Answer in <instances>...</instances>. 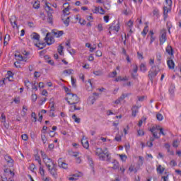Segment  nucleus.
I'll use <instances>...</instances> for the list:
<instances>
[{
    "mask_svg": "<svg viewBox=\"0 0 181 181\" xmlns=\"http://www.w3.org/2000/svg\"><path fill=\"white\" fill-rule=\"evenodd\" d=\"M43 162L45 163V166L47 168L50 175L54 179H57V165L50 158H46Z\"/></svg>",
    "mask_w": 181,
    "mask_h": 181,
    "instance_id": "obj_1",
    "label": "nucleus"
},
{
    "mask_svg": "<svg viewBox=\"0 0 181 181\" xmlns=\"http://www.w3.org/2000/svg\"><path fill=\"white\" fill-rule=\"evenodd\" d=\"M65 100L67 101L69 105H74L80 103V98L76 94L67 93V97L65 98Z\"/></svg>",
    "mask_w": 181,
    "mask_h": 181,
    "instance_id": "obj_2",
    "label": "nucleus"
},
{
    "mask_svg": "<svg viewBox=\"0 0 181 181\" xmlns=\"http://www.w3.org/2000/svg\"><path fill=\"white\" fill-rule=\"evenodd\" d=\"M95 153L98 156L101 155H106V162H108V163L111 162V155L110 154V153H108V151H107V148H105V150L101 148H98L95 150Z\"/></svg>",
    "mask_w": 181,
    "mask_h": 181,
    "instance_id": "obj_3",
    "label": "nucleus"
},
{
    "mask_svg": "<svg viewBox=\"0 0 181 181\" xmlns=\"http://www.w3.org/2000/svg\"><path fill=\"white\" fill-rule=\"evenodd\" d=\"M158 73H159V67L156 66H152L148 71V78L151 83H153V78H155L156 76H158Z\"/></svg>",
    "mask_w": 181,
    "mask_h": 181,
    "instance_id": "obj_4",
    "label": "nucleus"
},
{
    "mask_svg": "<svg viewBox=\"0 0 181 181\" xmlns=\"http://www.w3.org/2000/svg\"><path fill=\"white\" fill-rule=\"evenodd\" d=\"M50 35V33H47L46 34V37H45V40L48 46H50V45H53V43H54V37H53Z\"/></svg>",
    "mask_w": 181,
    "mask_h": 181,
    "instance_id": "obj_5",
    "label": "nucleus"
},
{
    "mask_svg": "<svg viewBox=\"0 0 181 181\" xmlns=\"http://www.w3.org/2000/svg\"><path fill=\"white\" fill-rule=\"evenodd\" d=\"M159 40H160V45H163V43L166 42V30H161Z\"/></svg>",
    "mask_w": 181,
    "mask_h": 181,
    "instance_id": "obj_6",
    "label": "nucleus"
},
{
    "mask_svg": "<svg viewBox=\"0 0 181 181\" xmlns=\"http://www.w3.org/2000/svg\"><path fill=\"white\" fill-rule=\"evenodd\" d=\"M52 33L55 37H60L61 36H63V35H64V32L63 30L59 31L56 29L52 30Z\"/></svg>",
    "mask_w": 181,
    "mask_h": 181,
    "instance_id": "obj_7",
    "label": "nucleus"
},
{
    "mask_svg": "<svg viewBox=\"0 0 181 181\" xmlns=\"http://www.w3.org/2000/svg\"><path fill=\"white\" fill-rule=\"evenodd\" d=\"M40 173L42 176V180L44 181H50L49 177L45 176V169L42 167H40Z\"/></svg>",
    "mask_w": 181,
    "mask_h": 181,
    "instance_id": "obj_8",
    "label": "nucleus"
},
{
    "mask_svg": "<svg viewBox=\"0 0 181 181\" xmlns=\"http://www.w3.org/2000/svg\"><path fill=\"white\" fill-rule=\"evenodd\" d=\"M5 160L7 162L8 165H9V166H13V159H12V157H11V156H5L4 157Z\"/></svg>",
    "mask_w": 181,
    "mask_h": 181,
    "instance_id": "obj_9",
    "label": "nucleus"
},
{
    "mask_svg": "<svg viewBox=\"0 0 181 181\" xmlns=\"http://www.w3.org/2000/svg\"><path fill=\"white\" fill-rule=\"evenodd\" d=\"M9 21L13 28H15V26H16L18 29L19 28V27L18 26V23H16V16H11V18H9Z\"/></svg>",
    "mask_w": 181,
    "mask_h": 181,
    "instance_id": "obj_10",
    "label": "nucleus"
},
{
    "mask_svg": "<svg viewBox=\"0 0 181 181\" xmlns=\"http://www.w3.org/2000/svg\"><path fill=\"white\" fill-rule=\"evenodd\" d=\"M167 64L170 70H173L175 69V62H173V59H168L167 61Z\"/></svg>",
    "mask_w": 181,
    "mask_h": 181,
    "instance_id": "obj_11",
    "label": "nucleus"
},
{
    "mask_svg": "<svg viewBox=\"0 0 181 181\" xmlns=\"http://www.w3.org/2000/svg\"><path fill=\"white\" fill-rule=\"evenodd\" d=\"M81 144L83 148H85L86 149H88L90 144H88V141L87 140V139L83 137V139H81Z\"/></svg>",
    "mask_w": 181,
    "mask_h": 181,
    "instance_id": "obj_12",
    "label": "nucleus"
},
{
    "mask_svg": "<svg viewBox=\"0 0 181 181\" xmlns=\"http://www.w3.org/2000/svg\"><path fill=\"white\" fill-rule=\"evenodd\" d=\"M58 166H59V168H62V169H67L68 168L67 163L62 161V158L58 160Z\"/></svg>",
    "mask_w": 181,
    "mask_h": 181,
    "instance_id": "obj_13",
    "label": "nucleus"
},
{
    "mask_svg": "<svg viewBox=\"0 0 181 181\" xmlns=\"http://www.w3.org/2000/svg\"><path fill=\"white\" fill-rule=\"evenodd\" d=\"M129 71L131 73L132 78H136V65L134 66L133 69Z\"/></svg>",
    "mask_w": 181,
    "mask_h": 181,
    "instance_id": "obj_14",
    "label": "nucleus"
},
{
    "mask_svg": "<svg viewBox=\"0 0 181 181\" xmlns=\"http://www.w3.org/2000/svg\"><path fill=\"white\" fill-rule=\"evenodd\" d=\"M112 163L113 165L112 167V169H114V170H116V169L119 168V163H118V161H117V160H113Z\"/></svg>",
    "mask_w": 181,
    "mask_h": 181,
    "instance_id": "obj_15",
    "label": "nucleus"
},
{
    "mask_svg": "<svg viewBox=\"0 0 181 181\" xmlns=\"http://www.w3.org/2000/svg\"><path fill=\"white\" fill-rule=\"evenodd\" d=\"M31 39H33V40H37V42H39L40 39V35H39V34L36 33H33L31 34Z\"/></svg>",
    "mask_w": 181,
    "mask_h": 181,
    "instance_id": "obj_16",
    "label": "nucleus"
},
{
    "mask_svg": "<svg viewBox=\"0 0 181 181\" xmlns=\"http://www.w3.org/2000/svg\"><path fill=\"white\" fill-rule=\"evenodd\" d=\"M165 51L170 56H173V48L172 47V46L168 45Z\"/></svg>",
    "mask_w": 181,
    "mask_h": 181,
    "instance_id": "obj_17",
    "label": "nucleus"
},
{
    "mask_svg": "<svg viewBox=\"0 0 181 181\" xmlns=\"http://www.w3.org/2000/svg\"><path fill=\"white\" fill-rule=\"evenodd\" d=\"M47 17L48 23H53V13L49 12L47 13Z\"/></svg>",
    "mask_w": 181,
    "mask_h": 181,
    "instance_id": "obj_18",
    "label": "nucleus"
},
{
    "mask_svg": "<svg viewBox=\"0 0 181 181\" xmlns=\"http://www.w3.org/2000/svg\"><path fill=\"white\" fill-rule=\"evenodd\" d=\"M144 157L139 156L137 169H139V168H141V166H142V165H144Z\"/></svg>",
    "mask_w": 181,
    "mask_h": 181,
    "instance_id": "obj_19",
    "label": "nucleus"
},
{
    "mask_svg": "<svg viewBox=\"0 0 181 181\" xmlns=\"http://www.w3.org/2000/svg\"><path fill=\"white\" fill-rule=\"evenodd\" d=\"M7 78L8 79V81H13V73L11 71H8L7 72Z\"/></svg>",
    "mask_w": 181,
    "mask_h": 181,
    "instance_id": "obj_20",
    "label": "nucleus"
},
{
    "mask_svg": "<svg viewBox=\"0 0 181 181\" xmlns=\"http://www.w3.org/2000/svg\"><path fill=\"white\" fill-rule=\"evenodd\" d=\"M45 11L47 13H49V12H52V13H53V8L49 6V3L45 4Z\"/></svg>",
    "mask_w": 181,
    "mask_h": 181,
    "instance_id": "obj_21",
    "label": "nucleus"
},
{
    "mask_svg": "<svg viewBox=\"0 0 181 181\" xmlns=\"http://www.w3.org/2000/svg\"><path fill=\"white\" fill-rule=\"evenodd\" d=\"M157 172L158 173H160V175H162V173H163V172H165V168L162 167L161 165H159L156 169Z\"/></svg>",
    "mask_w": 181,
    "mask_h": 181,
    "instance_id": "obj_22",
    "label": "nucleus"
},
{
    "mask_svg": "<svg viewBox=\"0 0 181 181\" xmlns=\"http://www.w3.org/2000/svg\"><path fill=\"white\" fill-rule=\"evenodd\" d=\"M35 46L37 47H39V49L40 50H42V49H45V47H46V43L45 42H39L38 44H35Z\"/></svg>",
    "mask_w": 181,
    "mask_h": 181,
    "instance_id": "obj_23",
    "label": "nucleus"
},
{
    "mask_svg": "<svg viewBox=\"0 0 181 181\" xmlns=\"http://www.w3.org/2000/svg\"><path fill=\"white\" fill-rule=\"evenodd\" d=\"M69 11H70V7H69V6H67L66 7H65L63 10V13L64 15V16H67L69 15H70V13H69Z\"/></svg>",
    "mask_w": 181,
    "mask_h": 181,
    "instance_id": "obj_24",
    "label": "nucleus"
},
{
    "mask_svg": "<svg viewBox=\"0 0 181 181\" xmlns=\"http://www.w3.org/2000/svg\"><path fill=\"white\" fill-rule=\"evenodd\" d=\"M72 119H74V122H76V124H80L81 121V119H80L79 117H77L76 115H72Z\"/></svg>",
    "mask_w": 181,
    "mask_h": 181,
    "instance_id": "obj_25",
    "label": "nucleus"
},
{
    "mask_svg": "<svg viewBox=\"0 0 181 181\" xmlns=\"http://www.w3.org/2000/svg\"><path fill=\"white\" fill-rule=\"evenodd\" d=\"M33 8L34 9H39L40 8V1H35V3L33 4Z\"/></svg>",
    "mask_w": 181,
    "mask_h": 181,
    "instance_id": "obj_26",
    "label": "nucleus"
},
{
    "mask_svg": "<svg viewBox=\"0 0 181 181\" xmlns=\"http://www.w3.org/2000/svg\"><path fill=\"white\" fill-rule=\"evenodd\" d=\"M128 78L127 76H124L122 78L121 76H118L116 78L115 81H127Z\"/></svg>",
    "mask_w": 181,
    "mask_h": 181,
    "instance_id": "obj_27",
    "label": "nucleus"
},
{
    "mask_svg": "<svg viewBox=\"0 0 181 181\" xmlns=\"http://www.w3.org/2000/svg\"><path fill=\"white\" fill-rule=\"evenodd\" d=\"M87 159L89 162V165L91 168H93L94 166V162L93 161V158H91V157H90V156H87Z\"/></svg>",
    "mask_w": 181,
    "mask_h": 181,
    "instance_id": "obj_28",
    "label": "nucleus"
},
{
    "mask_svg": "<svg viewBox=\"0 0 181 181\" xmlns=\"http://www.w3.org/2000/svg\"><path fill=\"white\" fill-rule=\"evenodd\" d=\"M169 12V8L167 6L163 7V15L165 18H168V13Z\"/></svg>",
    "mask_w": 181,
    "mask_h": 181,
    "instance_id": "obj_29",
    "label": "nucleus"
},
{
    "mask_svg": "<svg viewBox=\"0 0 181 181\" xmlns=\"http://www.w3.org/2000/svg\"><path fill=\"white\" fill-rule=\"evenodd\" d=\"M35 160L38 161L39 165H42V160L40 159V156L37 154L34 155Z\"/></svg>",
    "mask_w": 181,
    "mask_h": 181,
    "instance_id": "obj_30",
    "label": "nucleus"
},
{
    "mask_svg": "<svg viewBox=\"0 0 181 181\" xmlns=\"http://www.w3.org/2000/svg\"><path fill=\"white\" fill-rule=\"evenodd\" d=\"M140 71H143L144 73H145V71H146V66L145 65V64H141L140 65Z\"/></svg>",
    "mask_w": 181,
    "mask_h": 181,
    "instance_id": "obj_31",
    "label": "nucleus"
},
{
    "mask_svg": "<svg viewBox=\"0 0 181 181\" xmlns=\"http://www.w3.org/2000/svg\"><path fill=\"white\" fill-rule=\"evenodd\" d=\"M132 117H136V106H133L132 108Z\"/></svg>",
    "mask_w": 181,
    "mask_h": 181,
    "instance_id": "obj_32",
    "label": "nucleus"
},
{
    "mask_svg": "<svg viewBox=\"0 0 181 181\" xmlns=\"http://www.w3.org/2000/svg\"><path fill=\"white\" fill-rule=\"evenodd\" d=\"M119 156L123 162H125L127 159H128V157L127 156V155L119 154Z\"/></svg>",
    "mask_w": 181,
    "mask_h": 181,
    "instance_id": "obj_33",
    "label": "nucleus"
},
{
    "mask_svg": "<svg viewBox=\"0 0 181 181\" xmlns=\"http://www.w3.org/2000/svg\"><path fill=\"white\" fill-rule=\"evenodd\" d=\"M63 49H64V47L62 45H60L59 46V48L57 49V52H58V53L62 56V53H63Z\"/></svg>",
    "mask_w": 181,
    "mask_h": 181,
    "instance_id": "obj_34",
    "label": "nucleus"
},
{
    "mask_svg": "<svg viewBox=\"0 0 181 181\" xmlns=\"http://www.w3.org/2000/svg\"><path fill=\"white\" fill-rule=\"evenodd\" d=\"M41 156L42 158V160H45V159H47L49 157H47V155L45 154V151H40Z\"/></svg>",
    "mask_w": 181,
    "mask_h": 181,
    "instance_id": "obj_35",
    "label": "nucleus"
},
{
    "mask_svg": "<svg viewBox=\"0 0 181 181\" xmlns=\"http://www.w3.org/2000/svg\"><path fill=\"white\" fill-rule=\"evenodd\" d=\"M145 121H146V118L145 117H143L139 121V127H142V124H144V122H145Z\"/></svg>",
    "mask_w": 181,
    "mask_h": 181,
    "instance_id": "obj_36",
    "label": "nucleus"
},
{
    "mask_svg": "<svg viewBox=\"0 0 181 181\" xmlns=\"http://www.w3.org/2000/svg\"><path fill=\"white\" fill-rule=\"evenodd\" d=\"M76 81H77V80L74 79V78L73 76H71V84H72V86L74 88L77 87V84L76 83Z\"/></svg>",
    "mask_w": 181,
    "mask_h": 181,
    "instance_id": "obj_37",
    "label": "nucleus"
},
{
    "mask_svg": "<svg viewBox=\"0 0 181 181\" xmlns=\"http://www.w3.org/2000/svg\"><path fill=\"white\" fill-rule=\"evenodd\" d=\"M148 30H148V26H146V27L144 28V30H143L141 34H142L143 35H144V36H146V34L148 33Z\"/></svg>",
    "mask_w": 181,
    "mask_h": 181,
    "instance_id": "obj_38",
    "label": "nucleus"
},
{
    "mask_svg": "<svg viewBox=\"0 0 181 181\" xmlns=\"http://www.w3.org/2000/svg\"><path fill=\"white\" fill-rule=\"evenodd\" d=\"M100 160H107V155L105 154H100L99 156Z\"/></svg>",
    "mask_w": 181,
    "mask_h": 181,
    "instance_id": "obj_39",
    "label": "nucleus"
},
{
    "mask_svg": "<svg viewBox=\"0 0 181 181\" xmlns=\"http://www.w3.org/2000/svg\"><path fill=\"white\" fill-rule=\"evenodd\" d=\"M64 24L66 25V26L70 25V17H67L66 20H64Z\"/></svg>",
    "mask_w": 181,
    "mask_h": 181,
    "instance_id": "obj_40",
    "label": "nucleus"
},
{
    "mask_svg": "<svg viewBox=\"0 0 181 181\" xmlns=\"http://www.w3.org/2000/svg\"><path fill=\"white\" fill-rule=\"evenodd\" d=\"M31 117L33 118V122H36V121H37V117H36V113L35 112H33L31 113Z\"/></svg>",
    "mask_w": 181,
    "mask_h": 181,
    "instance_id": "obj_41",
    "label": "nucleus"
},
{
    "mask_svg": "<svg viewBox=\"0 0 181 181\" xmlns=\"http://www.w3.org/2000/svg\"><path fill=\"white\" fill-rule=\"evenodd\" d=\"M156 118H157L158 121H162V119H163V115H162V114H160V113H158L156 115Z\"/></svg>",
    "mask_w": 181,
    "mask_h": 181,
    "instance_id": "obj_42",
    "label": "nucleus"
},
{
    "mask_svg": "<svg viewBox=\"0 0 181 181\" xmlns=\"http://www.w3.org/2000/svg\"><path fill=\"white\" fill-rule=\"evenodd\" d=\"M173 148H177V146H179V141L174 140L173 142Z\"/></svg>",
    "mask_w": 181,
    "mask_h": 181,
    "instance_id": "obj_43",
    "label": "nucleus"
},
{
    "mask_svg": "<svg viewBox=\"0 0 181 181\" xmlns=\"http://www.w3.org/2000/svg\"><path fill=\"white\" fill-rule=\"evenodd\" d=\"M129 172H134V173H136V168L132 165H131L129 168Z\"/></svg>",
    "mask_w": 181,
    "mask_h": 181,
    "instance_id": "obj_44",
    "label": "nucleus"
},
{
    "mask_svg": "<svg viewBox=\"0 0 181 181\" xmlns=\"http://www.w3.org/2000/svg\"><path fill=\"white\" fill-rule=\"evenodd\" d=\"M32 89L35 90V91H37V83L34 82L33 83H32Z\"/></svg>",
    "mask_w": 181,
    "mask_h": 181,
    "instance_id": "obj_45",
    "label": "nucleus"
},
{
    "mask_svg": "<svg viewBox=\"0 0 181 181\" xmlns=\"http://www.w3.org/2000/svg\"><path fill=\"white\" fill-rule=\"evenodd\" d=\"M69 155H71V156H74L75 158H77L78 156V153L70 151Z\"/></svg>",
    "mask_w": 181,
    "mask_h": 181,
    "instance_id": "obj_46",
    "label": "nucleus"
},
{
    "mask_svg": "<svg viewBox=\"0 0 181 181\" xmlns=\"http://www.w3.org/2000/svg\"><path fill=\"white\" fill-rule=\"evenodd\" d=\"M16 57L17 58V60H19L20 62H22L23 60V57L21 54H15Z\"/></svg>",
    "mask_w": 181,
    "mask_h": 181,
    "instance_id": "obj_47",
    "label": "nucleus"
},
{
    "mask_svg": "<svg viewBox=\"0 0 181 181\" xmlns=\"http://www.w3.org/2000/svg\"><path fill=\"white\" fill-rule=\"evenodd\" d=\"M1 122H6V117L5 116V114H4V113H2V114H1Z\"/></svg>",
    "mask_w": 181,
    "mask_h": 181,
    "instance_id": "obj_48",
    "label": "nucleus"
},
{
    "mask_svg": "<svg viewBox=\"0 0 181 181\" xmlns=\"http://www.w3.org/2000/svg\"><path fill=\"white\" fill-rule=\"evenodd\" d=\"M93 74H95V76H102L103 72L101 71H94Z\"/></svg>",
    "mask_w": 181,
    "mask_h": 181,
    "instance_id": "obj_49",
    "label": "nucleus"
},
{
    "mask_svg": "<svg viewBox=\"0 0 181 181\" xmlns=\"http://www.w3.org/2000/svg\"><path fill=\"white\" fill-rule=\"evenodd\" d=\"M31 98H32V101H33L34 103H35L36 100H37V95L36 94H33L31 95Z\"/></svg>",
    "mask_w": 181,
    "mask_h": 181,
    "instance_id": "obj_50",
    "label": "nucleus"
},
{
    "mask_svg": "<svg viewBox=\"0 0 181 181\" xmlns=\"http://www.w3.org/2000/svg\"><path fill=\"white\" fill-rule=\"evenodd\" d=\"M115 76H117V71H114L111 73L109 74V77H115Z\"/></svg>",
    "mask_w": 181,
    "mask_h": 181,
    "instance_id": "obj_51",
    "label": "nucleus"
},
{
    "mask_svg": "<svg viewBox=\"0 0 181 181\" xmlns=\"http://www.w3.org/2000/svg\"><path fill=\"white\" fill-rule=\"evenodd\" d=\"M137 133L139 136H144V135H145V132H144V130H139L137 131Z\"/></svg>",
    "mask_w": 181,
    "mask_h": 181,
    "instance_id": "obj_52",
    "label": "nucleus"
},
{
    "mask_svg": "<svg viewBox=\"0 0 181 181\" xmlns=\"http://www.w3.org/2000/svg\"><path fill=\"white\" fill-rule=\"evenodd\" d=\"M41 139L43 144H46V141H47V139H46V136L45 134L41 135Z\"/></svg>",
    "mask_w": 181,
    "mask_h": 181,
    "instance_id": "obj_53",
    "label": "nucleus"
},
{
    "mask_svg": "<svg viewBox=\"0 0 181 181\" xmlns=\"http://www.w3.org/2000/svg\"><path fill=\"white\" fill-rule=\"evenodd\" d=\"M28 111V107L25 105L23 106V115H26V112Z\"/></svg>",
    "mask_w": 181,
    "mask_h": 181,
    "instance_id": "obj_54",
    "label": "nucleus"
},
{
    "mask_svg": "<svg viewBox=\"0 0 181 181\" xmlns=\"http://www.w3.org/2000/svg\"><path fill=\"white\" fill-rule=\"evenodd\" d=\"M15 104H20L21 103V98L18 97V98H15L13 100Z\"/></svg>",
    "mask_w": 181,
    "mask_h": 181,
    "instance_id": "obj_55",
    "label": "nucleus"
},
{
    "mask_svg": "<svg viewBox=\"0 0 181 181\" xmlns=\"http://www.w3.org/2000/svg\"><path fill=\"white\" fill-rule=\"evenodd\" d=\"M73 71L72 69H66L63 71L64 74H71V72Z\"/></svg>",
    "mask_w": 181,
    "mask_h": 181,
    "instance_id": "obj_56",
    "label": "nucleus"
},
{
    "mask_svg": "<svg viewBox=\"0 0 181 181\" xmlns=\"http://www.w3.org/2000/svg\"><path fill=\"white\" fill-rule=\"evenodd\" d=\"M128 97V93H123L120 97V100L122 101L124 98H127Z\"/></svg>",
    "mask_w": 181,
    "mask_h": 181,
    "instance_id": "obj_57",
    "label": "nucleus"
},
{
    "mask_svg": "<svg viewBox=\"0 0 181 181\" xmlns=\"http://www.w3.org/2000/svg\"><path fill=\"white\" fill-rule=\"evenodd\" d=\"M95 56H97V57H101V56H103V52H101L100 50H98L95 52Z\"/></svg>",
    "mask_w": 181,
    "mask_h": 181,
    "instance_id": "obj_58",
    "label": "nucleus"
},
{
    "mask_svg": "<svg viewBox=\"0 0 181 181\" xmlns=\"http://www.w3.org/2000/svg\"><path fill=\"white\" fill-rule=\"evenodd\" d=\"M129 129V125H127L126 128H124L123 131H124V135L128 134Z\"/></svg>",
    "mask_w": 181,
    "mask_h": 181,
    "instance_id": "obj_59",
    "label": "nucleus"
},
{
    "mask_svg": "<svg viewBox=\"0 0 181 181\" xmlns=\"http://www.w3.org/2000/svg\"><path fill=\"white\" fill-rule=\"evenodd\" d=\"M98 30L99 32H103V30H104V28H103V24H98Z\"/></svg>",
    "mask_w": 181,
    "mask_h": 181,
    "instance_id": "obj_60",
    "label": "nucleus"
},
{
    "mask_svg": "<svg viewBox=\"0 0 181 181\" xmlns=\"http://www.w3.org/2000/svg\"><path fill=\"white\" fill-rule=\"evenodd\" d=\"M21 138L23 141H28V134H24L21 136Z\"/></svg>",
    "mask_w": 181,
    "mask_h": 181,
    "instance_id": "obj_61",
    "label": "nucleus"
},
{
    "mask_svg": "<svg viewBox=\"0 0 181 181\" xmlns=\"http://www.w3.org/2000/svg\"><path fill=\"white\" fill-rule=\"evenodd\" d=\"M115 139L117 141V142H121L122 141L121 136H116L115 137Z\"/></svg>",
    "mask_w": 181,
    "mask_h": 181,
    "instance_id": "obj_62",
    "label": "nucleus"
},
{
    "mask_svg": "<svg viewBox=\"0 0 181 181\" xmlns=\"http://www.w3.org/2000/svg\"><path fill=\"white\" fill-rule=\"evenodd\" d=\"M137 56H138V57H139V59L140 60H143V59H144V55H143L142 54H141V53H139V52H137Z\"/></svg>",
    "mask_w": 181,
    "mask_h": 181,
    "instance_id": "obj_63",
    "label": "nucleus"
},
{
    "mask_svg": "<svg viewBox=\"0 0 181 181\" xmlns=\"http://www.w3.org/2000/svg\"><path fill=\"white\" fill-rule=\"evenodd\" d=\"M165 3L168 6H172V0H165Z\"/></svg>",
    "mask_w": 181,
    "mask_h": 181,
    "instance_id": "obj_64",
    "label": "nucleus"
}]
</instances>
